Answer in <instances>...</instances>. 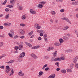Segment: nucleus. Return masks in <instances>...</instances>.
I'll list each match as a JSON object with an SVG mask.
<instances>
[{
	"label": "nucleus",
	"instance_id": "774afa93",
	"mask_svg": "<svg viewBox=\"0 0 78 78\" xmlns=\"http://www.w3.org/2000/svg\"><path fill=\"white\" fill-rule=\"evenodd\" d=\"M11 25V23H7V26H10Z\"/></svg>",
	"mask_w": 78,
	"mask_h": 78
},
{
	"label": "nucleus",
	"instance_id": "dca6fc26",
	"mask_svg": "<svg viewBox=\"0 0 78 78\" xmlns=\"http://www.w3.org/2000/svg\"><path fill=\"white\" fill-rule=\"evenodd\" d=\"M10 3H12V5H13L15 3V1H14V0H11L10 1Z\"/></svg>",
	"mask_w": 78,
	"mask_h": 78
},
{
	"label": "nucleus",
	"instance_id": "4468645a",
	"mask_svg": "<svg viewBox=\"0 0 78 78\" xmlns=\"http://www.w3.org/2000/svg\"><path fill=\"white\" fill-rule=\"evenodd\" d=\"M25 44H26L29 47H32V45L31 44H30V43L27 42H26Z\"/></svg>",
	"mask_w": 78,
	"mask_h": 78
},
{
	"label": "nucleus",
	"instance_id": "680f3d73",
	"mask_svg": "<svg viewBox=\"0 0 78 78\" xmlns=\"http://www.w3.org/2000/svg\"><path fill=\"white\" fill-rule=\"evenodd\" d=\"M37 33H41V30H38L37 31Z\"/></svg>",
	"mask_w": 78,
	"mask_h": 78
},
{
	"label": "nucleus",
	"instance_id": "a19ab883",
	"mask_svg": "<svg viewBox=\"0 0 78 78\" xmlns=\"http://www.w3.org/2000/svg\"><path fill=\"white\" fill-rule=\"evenodd\" d=\"M0 68L2 69H5V66H1Z\"/></svg>",
	"mask_w": 78,
	"mask_h": 78
},
{
	"label": "nucleus",
	"instance_id": "f257e3e1",
	"mask_svg": "<svg viewBox=\"0 0 78 78\" xmlns=\"http://www.w3.org/2000/svg\"><path fill=\"white\" fill-rule=\"evenodd\" d=\"M6 69L5 70V73H9V71H10V70H11V68L9 66H6Z\"/></svg>",
	"mask_w": 78,
	"mask_h": 78
},
{
	"label": "nucleus",
	"instance_id": "bf43d9fd",
	"mask_svg": "<svg viewBox=\"0 0 78 78\" xmlns=\"http://www.w3.org/2000/svg\"><path fill=\"white\" fill-rule=\"evenodd\" d=\"M41 32H42V34H44L45 33V31L42 30H41Z\"/></svg>",
	"mask_w": 78,
	"mask_h": 78
},
{
	"label": "nucleus",
	"instance_id": "c9c22d12",
	"mask_svg": "<svg viewBox=\"0 0 78 78\" xmlns=\"http://www.w3.org/2000/svg\"><path fill=\"white\" fill-rule=\"evenodd\" d=\"M33 33V32L31 31V32H30V33H29L28 34L29 35V36H31Z\"/></svg>",
	"mask_w": 78,
	"mask_h": 78
},
{
	"label": "nucleus",
	"instance_id": "f03ea898",
	"mask_svg": "<svg viewBox=\"0 0 78 78\" xmlns=\"http://www.w3.org/2000/svg\"><path fill=\"white\" fill-rule=\"evenodd\" d=\"M30 56H32V57H33V58L35 59H37L38 58L36 55H35L34 53L31 54H30Z\"/></svg>",
	"mask_w": 78,
	"mask_h": 78
},
{
	"label": "nucleus",
	"instance_id": "423d86ee",
	"mask_svg": "<svg viewBox=\"0 0 78 78\" xmlns=\"http://www.w3.org/2000/svg\"><path fill=\"white\" fill-rule=\"evenodd\" d=\"M30 11L32 14H36V12L32 9H30Z\"/></svg>",
	"mask_w": 78,
	"mask_h": 78
},
{
	"label": "nucleus",
	"instance_id": "79ce46f5",
	"mask_svg": "<svg viewBox=\"0 0 78 78\" xmlns=\"http://www.w3.org/2000/svg\"><path fill=\"white\" fill-rule=\"evenodd\" d=\"M14 48L15 50H18V48L19 49V47H18L17 46H15Z\"/></svg>",
	"mask_w": 78,
	"mask_h": 78
},
{
	"label": "nucleus",
	"instance_id": "c85d7f7f",
	"mask_svg": "<svg viewBox=\"0 0 78 78\" xmlns=\"http://www.w3.org/2000/svg\"><path fill=\"white\" fill-rule=\"evenodd\" d=\"M40 3H41L42 4V5H44V4H45L46 3V2H40Z\"/></svg>",
	"mask_w": 78,
	"mask_h": 78
},
{
	"label": "nucleus",
	"instance_id": "c756f323",
	"mask_svg": "<svg viewBox=\"0 0 78 78\" xmlns=\"http://www.w3.org/2000/svg\"><path fill=\"white\" fill-rule=\"evenodd\" d=\"M23 8V7H22V6H20L19 7V10H22Z\"/></svg>",
	"mask_w": 78,
	"mask_h": 78
},
{
	"label": "nucleus",
	"instance_id": "e2e57ef3",
	"mask_svg": "<svg viewBox=\"0 0 78 78\" xmlns=\"http://www.w3.org/2000/svg\"><path fill=\"white\" fill-rule=\"evenodd\" d=\"M11 72L12 73L14 74V69H12V70L11 71Z\"/></svg>",
	"mask_w": 78,
	"mask_h": 78
},
{
	"label": "nucleus",
	"instance_id": "9d476101",
	"mask_svg": "<svg viewBox=\"0 0 78 78\" xmlns=\"http://www.w3.org/2000/svg\"><path fill=\"white\" fill-rule=\"evenodd\" d=\"M55 74H52L51 76H49L48 78H54L55 77Z\"/></svg>",
	"mask_w": 78,
	"mask_h": 78
},
{
	"label": "nucleus",
	"instance_id": "603ef678",
	"mask_svg": "<svg viewBox=\"0 0 78 78\" xmlns=\"http://www.w3.org/2000/svg\"><path fill=\"white\" fill-rule=\"evenodd\" d=\"M52 14L55 15L56 14V12L54 11H52L51 12Z\"/></svg>",
	"mask_w": 78,
	"mask_h": 78
},
{
	"label": "nucleus",
	"instance_id": "5fc2aeb1",
	"mask_svg": "<svg viewBox=\"0 0 78 78\" xmlns=\"http://www.w3.org/2000/svg\"><path fill=\"white\" fill-rule=\"evenodd\" d=\"M38 26V24H37V23L36 24H35L34 26V27L36 28V27H37Z\"/></svg>",
	"mask_w": 78,
	"mask_h": 78
},
{
	"label": "nucleus",
	"instance_id": "3c124183",
	"mask_svg": "<svg viewBox=\"0 0 78 78\" xmlns=\"http://www.w3.org/2000/svg\"><path fill=\"white\" fill-rule=\"evenodd\" d=\"M66 21L67 22H68L69 23H70V24H71V23L70 22V20H69V19L68 18V19H67V20H66Z\"/></svg>",
	"mask_w": 78,
	"mask_h": 78
},
{
	"label": "nucleus",
	"instance_id": "e433bc0d",
	"mask_svg": "<svg viewBox=\"0 0 78 78\" xmlns=\"http://www.w3.org/2000/svg\"><path fill=\"white\" fill-rule=\"evenodd\" d=\"M75 66L76 68H78V64L77 63H75Z\"/></svg>",
	"mask_w": 78,
	"mask_h": 78
},
{
	"label": "nucleus",
	"instance_id": "6e6d98bb",
	"mask_svg": "<svg viewBox=\"0 0 78 78\" xmlns=\"http://www.w3.org/2000/svg\"><path fill=\"white\" fill-rule=\"evenodd\" d=\"M9 36H10V37H12V35H13V34H11L10 33H9Z\"/></svg>",
	"mask_w": 78,
	"mask_h": 78
},
{
	"label": "nucleus",
	"instance_id": "5701e85b",
	"mask_svg": "<svg viewBox=\"0 0 78 78\" xmlns=\"http://www.w3.org/2000/svg\"><path fill=\"white\" fill-rule=\"evenodd\" d=\"M55 65L58 67H59V63L58 62H56L55 63Z\"/></svg>",
	"mask_w": 78,
	"mask_h": 78
},
{
	"label": "nucleus",
	"instance_id": "0eeeda50",
	"mask_svg": "<svg viewBox=\"0 0 78 78\" xmlns=\"http://www.w3.org/2000/svg\"><path fill=\"white\" fill-rule=\"evenodd\" d=\"M25 53L23 52L22 53L20 54V58H23V57L25 56Z\"/></svg>",
	"mask_w": 78,
	"mask_h": 78
},
{
	"label": "nucleus",
	"instance_id": "39448f33",
	"mask_svg": "<svg viewBox=\"0 0 78 78\" xmlns=\"http://www.w3.org/2000/svg\"><path fill=\"white\" fill-rule=\"evenodd\" d=\"M63 39L65 41H68L69 40V37L67 36H63Z\"/></svg>",
	"mask_w": 78,
	"mask_h": 78
},
{
	"label": "nucleus",
	"instance_id": "c03bdc74",
	"mask_svg": "<svg viewBox=\"0 0 78 78\" xmlns=\"http://www.w3.org/2000/svg\"><path fill=\"white\" fill-rule=\"evenodd\" d=\"M5 10L6 12H8V11H9V9L6 8L5 9Z\"/></svg>",
	"mask_w": 78,
	"mask_h": 78
},
{
	"label": "nucleus",
	"instance_id": "9b49d317",
	"mask_svg": "<svg viewBox=\"0 0 78 78\" xmlns=\"http://www.w3.org/2000/svg\"><path fill=\"white\" fill-rule=\"evenodd\" d=\"M57 53H58L57 51H56L55 52L53 53V55L54 57H56V55H57Z\"/></svg>",
	"mask_w": 78,
	"mask_h": 78
},
{
	"label": "nucleus",
	"instance_id": "49530a36",
	"mask_svg": "<svg viewBox=\"0 0 78 78\" xmlns=\"http://www.w3.org/2000/svg\"><path fill=\"white\" fill-rule=\"evenodd\" d=\"M44 38H47V35L46 34H45L44 35Z\"/></svg>",
	"mask_w": 78,
	"mask_h": 78
},
{
	"label": "nucleus",
	"instance_id": "2eb2a0df",
	"mask_svg": "<svg viewBox=\"0 0 78 78\" xmlns=\"http://www.w3.org/2000/svg\"><path fill=\"white\" fill-rule=\"evenodd\" d=\"M59 41L60 42V44H61L62 43L64 42V40H63V39L62 38H60L59 39Z\"/></svg>",
	"mask_w": 78,
	"mask_h": 78
},
{
	"label": "nucleus",
	"instance_id": "37998d69",
	"mask_svg": "<svg viewBox=\"0 0 78 78\" xmlns=\"http://www.w3.org/2000/svg\"><path fill=\"white\" fill-rule=\"evenodd\" d=\"M17 37H19V36H18L17 35H16V36H14V38L15 39H17Z\"/></svg>",
	"mask_w": 78,
	"mask_h": 78
},
{
	"label": "nucleus",
	"instance_id": "ea45409f",
	"mask_svg": "<svg viewBox=\"0 0 78 78\" xmlns=\"http://www.w3.org/2000/svg\"><path fill=\"white\" fill-rule=\"evenodd\" d=\"M51 62H53V61H55V58L54 57H52L51 59Z\"/></svg>",
	"mask_w": 78,
	"mask_h": 78
},
{
	"label": "nucleus",
	"instance_id": "7c9ffc66",
	"mask_svg": "<svg viewBox=\"0 0 78 78\" xmlns=\"http://www.w3.org/2000/svg\"><path fill=\"white\" fill-rule=\"evenodd\" d=\"M5 18L6 19H9V15H7L5 16Z\"/></svg>",
	"mask_w": 78,
	"mask_h": 78
},
{
	"label": "nucleus",
	"instance_id": "de8ad7c7",
	"mask_svg": "<svg viewBox=\"0 0 78 78\" xmlns=\"http://www.w3.org/2000/svg\"><path fill=\"white\" fill-rule=\"evenodd\" d=\"M64 9H61L60 10V12H64Z\"/></svg>",
	"mask_w": 78,
	"mask_h": 78
},
{
	"label": "nucleus",
	"instance_id": "412c9836",
	"mask_svg": "<svg viewBox=\"0 0 78 78\" xmlns=\"http://www.w3.org/2000/svg\"><path fill=\"white\" fill-rule=\"evenodd\" d=\"M72 5H78V2H73Z\"/></svg>",
	"mask_w": 78,
	"mask_h": 78
},
{
	"label": "nucleus",
	"instance_id": "cd10ccee",
	"mask_svg": "<svg viewBox=\"0 0 78 78\" xmlns=\"http://www.w3.org/2000/svg\"><path fill=\"white\" fill-rule=\"evenodd\" d=\"M39 75H42V74H44V73L42 71H40L39 73Z\"/></svg>",
	"mask_w": 78,
	"mask_h": 78
},
{
	"label": "nucleus",
	"instance_id": "f8f14e48",
	"mask_svg": "<svg viewBox=\"0 0 78 78\" xmlns=\"http://www.w3.org/2000/svg\"><path fill=\"white\" fill-rule=\"evenodd\" d=\"M43 6H44V5L41 4H39L37 5V7L38 8H42Z\"/></svg>",
	"mask_w": 78,
	"mask_h": 78
},
{
	"label": "nucleus",
	"instance_id": "09e8293b",
	"mask_svg": "<svg viewBox=\"0 0 78 78\" xmlns=\"http://www.w3.org/2000/svg\"><path fill=\"white\" fill-rule=\"evenodd\" d=\"M36 48V49H37V48H39L40 47V46L38 45V46H35Z\"/></svg>",
	"mask_w": 78,
	"mask_h": 78
},
{
	"label": "nucleus",
	"instance_id": "338daca9",
	"mask_svg": "<svg viewBox=\"0 0 78 78\" xmlns=\"http://www.w3.org/2000/svg\"><path fill=\"white\" fill-rule=\"evenodd\" d=\"M32 49H36V48L35 46H34L32 47L31 48Z\"/></svg>",
	"mask_w": 78,
	"mask_h": 78
},
{
	"label": "nucleus",
	"instance_id": "0e129e2a",
	"mask_svg": "<svg viewBox=\"0 0 78 78\" xmlns=\"http://www.w3.org/2000/svg\"><path fill=\"white\" fill-rule=\"evenodd\" d=\"M43 34H42V33H41L40 34V36H43Z\"/></svg>",
	"mask_w": 78,
	"mask_h": 78
},
{
	"label": "nucleus",
	"instance_id": "2f4dec72",
	"mask_svg": "<svg viewBox=\"0 0 78 78\" xmlns=\"http://www.w3.org/2000/svg\"><path fill=\"white\" fill-rule=\"evenodd\" d=\"M20 33L22 35H23V34H24V31L22 30L21 32H20Z\"/></svg>",
	"mask_w": 78,
	"mask_h": 78
},
{
	"label": "nucleus",
	"instance_id": "20e7f679",
	"mask_svg": "<svg viewBox=\"0 0 78 78\" xmlns=\"http://www.w3.org/2000/svg\"><path fill=\"white\" fill-rule=\"evenodd\" d=\"M23 44H20L19 46L18 49L19 50H22V48H23Z\"/></svg>",
	"mask_w": 78,
	"mask_h": 78
},
{
	"label": "nucleus",
	"instance_id": "4be33fe9",
	"mask_svg": "<svg viewBox=\"0 0 78 78\" xmlns=\"http://www.w3.org/2000/svg\"><path fill=\"white\" fill-rule=\"evenodd\" d=\"M14 62V60H10L9 62V64H12V63H13Z\"/></svg>",
	"mask_w": 78,
	"mask_h": 78
},
{
	"label": "nucleus",
	"instance_id": "72a5a7b5",
	"mask_svg": "<svg viewBox=\"0 0 78 78\" xmlns=\"http://www.w3.org/2000/svg\"><path fill=\"white\" fill-rule=\"evenodd\" d=\"M67 71L68 72H72V70H71V69H67Z\"/></svg>",
	"mask_w": 78,
	"mask_h": 78
},
{
	"label": "nucleus",
	"instance_id": "b1692460",
	"mask_svg": "<svg viewBox=\"0 0 78 78\" xmlns=\"http://www.w3.org/2000/svg\"><path fill=\"white\" fill-rule=\"evenodd\" d=\"M55 61H60V59H59V58H55Z\"/></svg>",
	"mask_w": 78,
	"mask_h": 78
},
{
	"label": "nucleus",
	"instance_id": "58836bf2",
	"mask_svg": "<svg viewBox=\"0 0 78 78\" xmlns=\"http://www.w3.org/2000/svg\"><path fill=\"white\" fill-rule=\"evenodd\" d=\"M20 26H21V27H25V24H24L23 23H21L20 24Z\"/></svg>",
	"mask_w": 78,
	"mask_h": 78
},
{
	"label": "nucleus",
	"instance_id": "f3484780",
	"mask_svg": "<svg viewBox=\"0 0 78 78\" xmlns=\"http://www.w3.org/2000/svg\"><path fill=\"white\" fill-rule=\"evenodd\" d=\"M72 50L71 49H69L66 51V52H72Z\"/></svg>",
	"mask_w": 78,
	"mask_h": 78
},
{
	"label": "nucleus",
	"instance_id": "69168bd1",
	"mask_svg": "<svg viewBox=\"0 0 78 78\" xmlns=\"http://www.w3.org/2000/svg\"><path fill=\"white\" fill-rule=\"evenodd\" d=\"M22 29H20L18 31L19 33H21V32L22 31Z\"/></svg>",
	"mask_w": 78,
	"mask_h": 78
},
{
	"label": "nucleus",
	"instance_id": "864d4df0",
	"mask_svg": "<svg viewBox=\"0 0 78 78\" xmlns=\"http://www.w3.org/2000/svg\"><path fill=\"white\" fill-rule=\"evenodd\" d=\"M5 56H6V55L5 54H4L2 55L1 57H2V58H3V57H5Z\"/></svg>",
	"mask_w": 78,
	"mask_h": 78
},
{
	"label": "nucleus",
	"instance_id": "4c0bfd02",
	"mask_svg": "<svg viewBox=\"0 0 78 78\" xmlns=\"http://www.w3.org/2000/svg\"><path fill=\"white\" fill-rule=\"evenodd\" d=\"M60 61H61V60H64L65 59V58H64V57H61L59 58Z\"/></svg>",
	"mask_w": 78,
	"mask_h": 78
},
{
	"label": "nucleus",
	"instance_id": "4d7b16f0",
	"mask_svg": "<svg viewBox=\"0 0 78 78\" xmlns=\"http://www.w3.org/2000/svg\"><path fill=\"white\" fill-rule=\"evenodd\" d=\"M48 69H49V68L47 67L44 70H45V71H47V70H48Z\"/></svg>",
	"mask_w": 78,
	"mask_h": 78
},
{
	"label": "nucleus",
	"instance_id": "a878e982",
	"mask_svg": "<svg viewBox=\"0 0 78 78\" xmlns=\"http://www.w3.org/2000/svg\"><path fill=\"white\" fill-rule=\"evenodd\" d=\"M65 29H63V30H67L69 28V27L66 26L65 27Z\"/></svg>",
	"mask_w": 78,
	"mask_h": 78
},
{
	"label": "nucleus",
	"instance_id": "aec40b11",
	"mask_svg": "<svg viewBox=\"0 0 78 78\" xmlns=\"http://www.w3.org/2000/svg\"><path fill=\"white\" fill-rule=\"evenodd\" d=\"M10 33L11 34H14V30H12V29L10 32Z\"/></svg>",
	"mask_w": 78,
	"mask_h": 78
},
{
	"label": "nucleus",
	"instance_id": "8fccbe9b",
	"mask_svg": "<svg viewBox=\"0 0 78 78\" xmlns=\"http://www.w3.org/2000/svg\"><path fill=\"white\" fill-rule=\"evenodd\" d=\"M37 30H39V29H41V27H40V26H38L37 27Z\"/></svg>",
	"mask_w": 78,
	"mask_h": 78
},
{
	"label": "nucleus",
	"instance_id": "473e14b6",
	"mask_svg": "<svg viewBox=\"0 0 78 78\" xmlns=\"http://www.w3.org/2000/svg\"><path fill=\"white\" fill-rule=\"evenodd\" d=\"M3 42H2L0 43V47H2L3 46Z\"/></svg>",
	"mask_w": 78,
	"mask_h": 78
},
{
	"label": "nucleus",
	"instance_id": "a18cd8bd",
	"mask_svg": "<svg viewBox=\"0 0 78 78\" xmlns=\"http://www.w3.org/2000/svg\"><path fill=\"white\" fill-rule=\"evenodd\" d=\"M44 39L46 42H48V40H47V38H44Z\"/></svg>",
	"mask_w": 78,
	"mask_h": 78
},
{
	"label": "nucleus",
	"instance_id": "ddd939ff",
	"mask_svg": "<svg viewBox=\"0 0 78 78\" xmlns=\"http://www.w3.org/2000/svg\"><path fill=\"white\" fill-rule=\"evenodd\" d=\"M54 45H55L56 46H59V45H61V44H60L59 43V42H56V43H54Z\"/></svg>",
	"mask_w": 78,
	"mask_h": 78
},
{
	"label": "nucleus",
	"instance_id": "a211bd4d",
	"mask_svg": "<svg viewBox=\"0 0 78 78\" xmlns=\"http://www.w3.org/2000/svg\"><path fill=\"white\" fill-rule=\"evenodd\" d=\"M61 72L63 73H66V70L65 69H62L61 71Z\"/></svg>",
	"mask_w": 78,
	"mask_h": 78
},
{
	"label": "nucleus",
	"instance_id": "13d9d810",
	"mask_svg": "<svg viewBox=\"0 0 78 78\" xmlns=\"http://www.w3.org/2000/svg\"><path fill=\"white\" fill-rule=\"evenodd\" d=\"M38 41H41V40H42V38L41 37H39L38 38Z\"/></svg>",
	"mask_w": 78,
	"mask_h": 78
},
{
	"label": "nucleus",
	"instance_id": "bb28decb",
	"mask_svg": "<svg viewBox=\"0 0 78 78\" xmlns=\"http://www.w3.org/2000/svg\"><path fill=\"white\" fill-rule=\"evenodd\" d=\"M61 19H62V20H67L68 18H66V17H63V18H62Z\"/></svg>",
	"mask_w": 78,
	"mask_h": 78
},
{
	"label": "nucleus",
	"instance_id": "052dcab7",
	"mask_svg": "<svg viewBox=\"0 0 78 78\" xmlns=\"http://www.w3.org/2000/svg\"><path fill=\"white\" fill-rule=\"evenodd\" d=\"M0 29H1L2 30V29H3V26H0Z\"/></svg>",
	"mask_w": 78,
	"mask_h": 78
},
{
	"label": "nucleus",
	"instance_id": "7ed1b4c3",
	"mask_svg": "<svg viewBox=\"0 0 78 78\" xmlns=\"http://www.w3.org/2000/svg\"><path fill=\"white\" fill-rule=\"evenodd\" d=\"M18 75H19V76H25L24 73H22V71L18 73Z\"/></svg>",
	"mask_w": 78,
	"mask_h": 78
},
{
	"label": "nucleus",
	"instance_id": "1a4fd4ad",
	"mask_svg": "<svg viewBox=\"0 0 78 78\" xmlns=\"http://www.w3.org/2000/svg\"><path fill=\"white\" fill-rule=\"evenodd\" d=\"M54 50V48L52 47H49L47 49L48 51H50V50Z\"/></svg>",
	"mask_w": 78,
	"mask_h": 78
},
{
	"label": "nucleus",
	"instance_id": "6ab92c4d",
	"mask_svg": "<svg viewBox=\"0 0 78 78\" xmlns=\"http://www.w3.org/2000/svg\"><path fill=\"white\" fill-rule=\"evenodd\" d=\"M22 19L23 20H25V19H26V16H25V15H23L22 16Z\"/></svg>",
	"mask_w": 78,
	"mask_h": 78
},
{
	"label": "nucleus",
	"instance_id": "6e6552de",
	"mask_svg": "<svg viewBox=\"0 0 78 78\" xmlns=\"http://www.w3.org/2000/svg\"><path fill=\"white\" fill-rule=\"evenodd\" d=\"M78 59V57H76L74 58H73V62H74V63H75L77 61V59Z\"/></svg>",
	"mask_w": 78,
	"mask_h": 78
},
{
	"label": "nucleus",
	"instance_id": "f704fd0d",
	"mask_svg": "<svg viewBox=\"0 0 78 78\" xmlns=\"http://www.w3.org/2000/svg\"><path fill=\"white\" fill-rule=\"evenodd\" d=\"M20 37L21 39H24V38H25V36H24L23 35L21 36H20Z\"/></svg>",
	"mask_w": 78,
	"mask_h": 78
},
{
	"label": "nucleus",
	"instance_id": "393cba45",
	"mask_svg": "<svg viewBox=\"0 0 78 78\" xmlns=\"http://www.w3.org/2000/svg\"><path fill=\"white\" fill-rule=\"evenodd\" d=\"M6 7H8L9 8H13V6L12 5H8L7 6H6Z\"/></svg>",
	"mask_w": 78,
	"mask_h": 78
}]
</instances>
